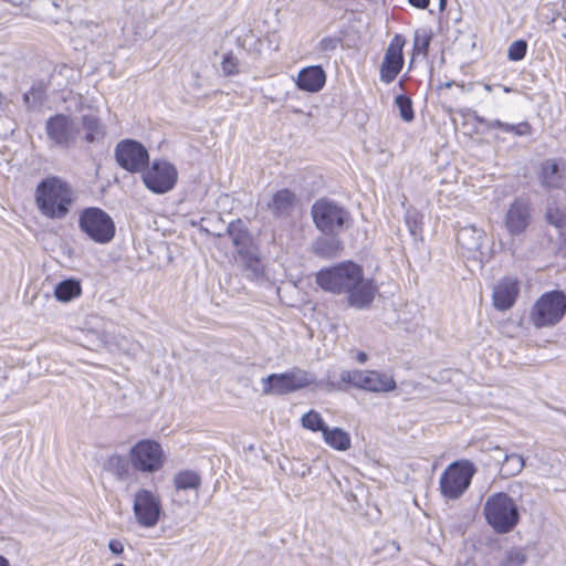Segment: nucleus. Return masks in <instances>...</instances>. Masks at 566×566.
I'll return each mask as SVG.
<instances>
[{"instance_id": "obj_33", "label": "nucleus", "mask_w": 566, "mask_h": 566, "mask_svg": "<svg viewBox=\"0 0 566 566\" xmlns=\"http://www.w3.org/2000/svg\"><path fill=\"white\" fill-rule=\"evenodd\" d=\"M395 105L398 107L400 117L405 122H411L415 118L411 99L406 95H397L395 97Z\"/></svg>"}, {"instance_id": "obj_13", "label": "nucleus", "mask_w": 566, "mask_h": 566, "mask_svg": "<svg viewBox=\"0 0 566 566\" xmlns=\"http://www.w3.org/2000/svg\"><path fill=\"white\" fill-rule=\"evenodd\" d=\"M117 164L129 172L144 171L149 161L147 149L138 142L126 139L115 148Z\"/></svg>"}, {"instance_id": "obj_35", "label": "nucleus", "mask_w": 566, "mask_h": 566, "mask_svg": "<svg viewBox=\"0 0 566 566\" xmlns=\"http://www.w3.org/2000/svg\"><path fill=\"white\" fill-rule=\"evenodd\" d=\"M546 218L551 224L557 228H563L566 224L565 212L556 206L548 207Z\"/></svg>"}, {"instance_id": "obj_11", "label": "nucleus", "mask_w": 566, "mask_h": 566, "mask_svg": "<svg viewBox=\"0 0 566 566\" xmlns=\"http://www.w3.org/2000/svg\"><path fill=\"white\" fill-rule=\"evenodd\" d=\"M161 501L157 493L139 489L133 501V511L138 525L151 528L157 525L161 514Z\"/></svg>"}, {"instance_id": "obj_17", "label": "nucleus", "mask_w": 566, "mask_h": 566, "mask_svg": "<svg viewBox=\"0 0 566 566\" xmlns=\"http://www.w3.org/2000/svg\"><path fill=\"white\" fill-rule=\"evenodd\" d=\"M518 294L517 281L504 277L493 289V305L499 311H506L513 306Z\"/></svg>"}, {"instance_id": "obj_20", "label": "nucleus", "mask_w": 566, "mask_h": 566, "mask_svg": "<svg viewBox=\"0 0 566 566\" xmlns=\"http://www.w3.org/2000/svg\"><path fill=\"white\" fill-rule=\"evenodd\" d=\"M296 202L295 195L289 189L276 191L268 202V208L275 217H285L291 213Z\"/></svg>"}, {"instance_id": "obj_43", "label": "nucleus", "mask_w": 566, "mask_h": 566, "mask_svg": "<svg viewBox=\"0 0 566 566\" xmlns=\"http://www.w3.org/2000/svg\"><path fill=\"white\" fill-rule=\"evenodd\" d=\"M0 566H11L10 562L2 555H0Z\"/></svg>"}, {"instance_id": "obj_48", "label": "nucleus", "mask_w": 566, "mask_h": 566, "mask_svg": "<svg viewBox=\"0 0 566 566\" xmlns=\"http://www.w3.org/2000/svg\"><path fill=\"white\" fill-rule=\"evenodd\" d=\"M114 566H124L123 564H115Z\"/></svg>"}, {"instance_id": "obj_37", "label": "nucleus", "mask_w": 566, "mask_h": 566, "mask_svg": "<svg viewBox=\"0 0 566 566\" xmlns=\"http://www.w3.org/2000/svg\"><path fill=\"white\" fill-rule=\"evenodd\" d=\"M502 130L516 136H525L531 133V126L526 122L518 123L517 125L503 122Z\"/></svg>"}, {"instance_id": "obj_41", "label": "nucleus", "mask_w": 566, "mask_h": 566, "mask_svg": "<svg viewBox=\"0 0 566 566\" xmlns=\"http://www.w3.org/2000/svg\"><path fill=\"white\" fill-rule=\"evenodd\" d=\"M409 2L418 9H426L429 6V0H409Z\"/></svg>"}, {"instance_id": "obj_22", "label": "nucleus", "mask_w": 566, "mask_h": 566, "mask_svg": "<svg viewBox=\"0 0 566 566\" xmlns=\"http://www.w3.org/2000/svg\"><path fill=\"white\" fill-rule=\"evenodd\" d=\"M322 436L324 442L336 451H347L352 447L350 434L342 428L327 427Z\"/></svg>"}, {"instance_id": "obj_27", "label": "nucleus", "mask_w": 566, "mask_h": 566, "mask_svg": "<svg viewBox=\"0 0 566 566\" xmlns=\"http://www.w3.org/2000/svg\"><path fill=\"white\" fill-rule=\"evenodd\" d=\"M82 294V286L80 281L75 279H66L55 285L54 296L62 303L70 302L80 297Z\"/></svg>"}, {"instance_id": "obj_32", "label": "nucleus", "mask_w": 566, "mask_h": 566, "mask_svg": "<svg viewBox=\"0 0 566 566\" xmlns=\"http://www.w3.org/2000/svg\"><path fill=\"white\" fill-rule=\"evenodd\" d=\"M526 562V554L523 548L513 547L505 553L501 566H523Z\"/></svg>"}, {"instance_id": "obj_4", "label": "nucleus", "mask_w": 566, "mask_h": 566, "mask_svg": "<svg viewBox=\"0 0 566 566\" xmlns=\"http://www.w3.org/2000/svg\"><path fill=\"white\" fill-rule=\"evenodd\" d=\"M475 472V465L469 460H459L449 464L439 480L442 496L448 500L461 497L469 489Z\"/></svg>"}, {"instance_id": "obj_3", "label": "nucleus", "mask_w": 566, "mask_h": 566, "mask_svg": "<svg viewBox=\"0 0 566 566\" xmlns=\"http://www.w3.org/2000/svg\"><path fill=\"white\" fill-rule=\"evenodd\" d=\"M488 523L497 533L510 532L518 522V509L515 501L506 493L492 494L484 504Z\"/></svg>"}, {"instance_id": "obj_42", "label": "nucleus", "mask_w": 566, "mask_h": 566, "mask_svg": "<svg viewBox=\"0 0 566 566\" xmlns=\"http://www.w3.org/2000/svg\"><path fill=\"white\" fill-rule=\"evenodd\" d=\"M357 361L364 364L367 360V354L364 352H359L356 357Z\"/></svg>"}, {"instance_id": "obj_38", "label": "nucleus", "mask_w": 566, "mask_h": 566, "mask_svg": "<svg viewBox=\"0 0 566 566\" xmlns=\"http://www.w3.org/2000/svg\"><path fill=\"white\" fill-rule=\"evenodd\" d=\"M340 44V39L336 36H325L323 38L318 44L317 49L319 52L329 53L335 51Z\"/></svg>"}, {"instance_id": "obj_40", "label": "nucleus", "mask_w": 566, "mask_h": 566, "mask_svg": "<svg viewBox=\"0 0 566 566\" xmlns=\"http://www.w3.org/2000/svg\"><path fill=\"white\" fill-rule=\"evenodd\" d=\"M108 548L112 553L116 555H120L124 552V545L118 539H111L108 542Z\"/></svg>"}, {"instance_id": "obj_5", "label": "nucleus", "mask_w": 566, "mask_h": 566, "mask_svg": "<svg viewBox=\"0 0 566 566\" xmlns=\"http://www.w3.org/2000/svg\"><path fill=\"white\" fill-rule=\"evenodd\" d=\"M78 228L98 244L109 243L116 233L112 217L101 208L90 207L80 213Z\"/></svg>"}, {"instance_id": "obj_14", "label": "nucleus", "mask_w": 566, "mask_h": 566, "mask_svg": "<svg viewBox=\"0 0 566 566\" xmlns=\"http://www.w3.org/2000/svg\"><path fill=\"white\" fill-rule=\"evenodd\" d=\"M45 132L55 146L65 148L76 140L78 133L74 120L63 114L50 117L45 125Z\"/></svg>"}, {"instance_id": "obj_26", "label": "nucleus", "mask_w": 566, "mask_h": 566, "mask_svg": "<svg viewBox=\"0 0 566 566\" xmlns=\"http://www.w3.org/2000/svg\"><path fill=\"white\" fill-rule=\"evenodd\" d=\"M342 250L343 243L336 235L318 238L313 244L314 253L324 259L336 258Z\"/></svg>"}, {"instance_id": "obj_15", "label": "nucleus", "mask_w": 566, "mask_h": 566, "mask_svg": "<svg viewBox=\"0 0 566 566\" xmlns=\"http://www.w3.org/2000/svg\"><path fill=\"white\" fill-rule=\"evenodd\" d=\"M403 40L396 35L388 45L380 65V81L385 84L391 83L400 73L405 60L402 55Z\"/></svg>"}, {"instance_id": "obj_47", "label": "nucleus", "mask_w": 566, "mask_h": 566, "mask_svg": "<svg viewBox=\"0 0 566 566\" xmlns=\"http://www.w3.org/2000/svg\"><path fill=\"white\" fill-rule=\"evenodd\" d=\"M53 6H54L55 8H57V7H59L57 2H55V1H53Z\"/></svg>"}, {"instance_id": "obj_9", "label": "nucleus", "mask_w": 566, "mask_h": 566, "mask_svg": "<svg viewBox=\"0 0 566 566\" xmlns=\"http://www.w3.org/2000/svg\"><path fill=\"white\" fill-rule=\"evenodd\" d=\"M339 377L344 382L373 392H388L396 388L392 376L375 370H343Z\"/></svg>"}, {"instance_id": "obj_1", "label": "nucleus", "mask_w": 566, "mask_h": 566, "mask_svg": "<svg viewBox=\"0 0 566 566\" xmlns=\"http://www.w3.org/2000/svg\"><path fill=\"white\" fill-rule=\"evenodd\" d=\"M315 281L326 292L345 294L348 305L357 310L368 308L378 292L374 280L365 277L363 268L352 261L322 269Z\"/></svg>"}, {"instance_id": "obj_44", "label": "nucleus", "mask_w": 566, "mask_h": 566, "mask_svg": "<svg viewBox=\"0 0 566 566\" xmlns=\"http://www.w3.org/2000/svg\"><path fill=\"white\" fill-rule=\"evenodd\" d=\"M428 45H429V40H424V42L422 44V49L426 51Z\"/></svg>"}, {"instance_id": "obj_24", "label": "nucleus", "mask_w": 566, "mask_h": 566, "mask_svg": "<svg viewBox=\"0 0 566 566\" xmlns=\"http://www.w3.org/2000/svg\"><path fill=\"white\" fill-rule=\"evenodd\" d=\"M494 451L497 453H501L500 455L503 457L502 467H501L502 475L509 478V476H515L520 472H522V470L525 467V460L521 454L506 453L500 447H495Z\"/></svg>"}, {"instance_id": "obj_2", "label": "nucleus", "mask_w": 566, "mask_h": 566, "mask_svg": "<svg viewBox=\"0 0 566 566\" xmlns=\"http://www.w3.org/2000/svg\"><path fill=\"white\" fill-rule=\"evenodd\" d=\"M73 202L72 187L59 177L45 178L35 189L36 207L49 219H64Z\"/></svg>"}, {"instance_id": "obj_19", "label": "nucleus", "mask_w": 566, "mask_h": 566, "mask_svg": "<svg viewBox=\"0 0 566 566\" xmlns=\"http://www.w3.org/2000/svg\"><path fill=\"white\" fill-rule=\"evenodd\" d=\"M227 235L235 248L238 256L247 254L248 251L256 247L241 220H235L229 223L227 228Z\"/></svg>"}, {"instance_id": "obj_31", "label": "nucleus", "mask_w": 566, "mask_h": 566, "mask_svg": "<svg viewBox=\"0 0 566 566\" xmlns=\"http://www.w3.org/2000/svg\"><path fill=\"white\" fill-rule=\"evenodd\" d=\"M302 426L312 431H321L322 434L324 429L328 427L322 416L315 410H311L302 417Z\"/></svg>"}, {"instance_id": "obj_10", "label": "nucleus", "mask_w": 566, "mask_h": 566, "mask_svg": "<svg viewBox=\"0 0 566 566\" xmlns=\"http://www.w3.org/2000/svg\"><path fill=\"white\" fill-rule=\"evenodd\" d=\"M311 376L301 369L283 374H271L262 378V392L264 395H286L312 384Z\"/></svg>"}, {"instance_id": "obj_12", "label": "nucleus", "mask_w": 566, "mask_h": 566, "mask_svg": "<svg viewBox=\"0 0 566 566\" xmlns=\"http://www.w3.org/2000/svg\"><path fill=\"white\" fill-rule=\"evenodd\" d=\"M177 178L176 167L166 160H155L143 174L145 186L154 193L170 191L175 187Z\"/></svg>"}, {"instance_id": "obj_45", "label": "nucleus", "mask_w": 566, "mask_h": 566, "mask_svg": "<svg viewBox=\"0 0 566 566\" xmlns=\"http://www.w3.org/2000/svg\"><path fill=\"white\" fill-rule=\"evenodd\" d=\"M484 90L488 91V92H491L492 91V85L484 84Z\"/></svg>"}, {"instance_id": "obj_25", "label": "nucleus", "mask_w": 566, "mask_h": 566, "mask_svg": "<svg viewBox=\"0 0 566 566\" xmlns=\"http://www.w3.org/2000/svg\"><path fill=\"white\" fill-rule=\"evenodd\" d=\"M539 181L546 188H558L562 185L563 176L555 160H545L541 166Z\"/></svg>"}, {"instance_id": "obj_36", "label": "nucleus", "mask_w": 566, "mask_h": 566, "mask_svg": "<svg viewBox=\"0 0 566 566\" xmlns=\"http://www.w3.org/2000/svg\"><path fill=\"white\" fill-rule=\"evenodd\" d=\"M221 70L224 75H234L239 73V61L232 53L223 55Z\"/></svg>"}, {"instance_id": "obj_8", "label": "nucleus", "mask_w": 566, "mask_h": 566, "mask_svg": "<svg viewBox=\"0 0 566 566\" xmlns=\"http://www.w3.org/2000/svg\"><path fill=\"white\" fill-rule=\"evenodd\" d=\"M312 217L316 228L331 235L342 232L349 219V214L344 208L326 199L318 200L313 205Z\"/></svg>"}, {"instance_id": "obj_34", "label": "nucleus", "mask_w": 566, "mask_h": 566, "mask_svg": "<svg viewBox=\"0 0 566 566\" xmlns=\"http://www.w3.org/2000/svg\"><path fill=\"white\" fill-rule=\"evenodd\" d=\"M527 51V43L524 40H516L511 43L507 57L510 61H521L524 59Z\"/></svg>"}, {"instance_id": "obj_30", "label": "nucleus", "mask_w": 566, "mask_h": 566, "mask_svg": "<svg viewBox=\"0 0 566 566\" xmlns=\"http://www.w3.org/2000/svg\"><path fill=\"white\" fill-rule=\"evenodd\" d=\"M82 125L83 128L86 130L85 139L88 143H93L104 136V129L96 116L84 115L82 117Z\"/></svg>"}, {"instance_id": "obj_16", "label": "nucleus", "mask_w": 566, "mask_h": 566, "mask_svg": "<svg viewBox=\"0 0 566 566\" xmlns=\"http://www.w3.org/2000/svg\"><path fill=\"white\" fill-rule=\"evenodd\" d=\"M531 218V203L526 199L517 198L511 203L505 213V229L511 235H520L530 226Z\"/></svg>"}, {"instance_id": "obj_39", "label": "nucleus", "mask_w": 566, "mask_h": 566, "mask_svg": "<svg viewBox=\"0 0 566 566\" xmlns=\"http://www.w3.org/2000/svg\"><path fill=\"white\" fill-rule=\"evenodd\" d=\"M474 118L479 124L486 126V128H489V129H495V128L502 129L503 122H501L500 119L489 120L479 115H475Z\"/></svg>"}, {"instance_id": "obj_23", "label": "nucleus", "mask_w": 566, "mask_h": 566, "mask_svg": "<svg viewBox=\"0 0 566 566\" xmlns=\"http://www.w3.org/2000/svg\"><path fill=\"white\" fill-rule=\"evenodd\" d=\"M238 258L243 264L247 277L251 280H259L263 276L264 268L259 256L258 247L248 251L247 254H242Z\"/></svg>"}, {"instance_id": "obj_28", "label": "nucleus", "mask_w": 566, "mask_h": 566, "mask_svg": "<svg viewBox=\"0 0 566 566\" xmlns=\"http://www.w3.org/2000/svg\"><path fill=\"white\" fill-rule=\"evenodd\" d=\"M174 485L177 492L188 490L197 492L201 485V478L196 471L184 470L175 475Z\"/></svg>"}, {"instance_id": "obj_29", "label": "nucleus", "mask_w": 566, "mask_h": 566, "mask_svg": "<svg viewBox=\"0 0 566 566\" xmlns=\"http://www.w3.org/2000/svg\"><path fill=\"white\" fill-rule=\"evenodd\" d=\"M103 467L105 471L112 473L118 480H125L129 472V464L120 454L109 455Z\"/></svg>"}, {"instance_id": "obj_6", "label": "nucleus", "mask_w": 566, "mask_h": 566, "mask_svg": "<svg viewBox=\"0 0 566 566\" xmlns=\"http://www.w3.org/2000/svg\"><path fill=\"white\" fill-rule=\"evenodd\" d=\"M132 467L140 473L153 474L160 471L166 462V454L155 440L144 439L136 442L128 452Z\"/></svg>"}, {"instance_id": "obj_7", "label": "nucleus", "mask_w": 566, "mask_h": 566, "mask_svg": "<svg viewBox=\"0 0 566 566\" xmlns=\"http://www.w3.org/2000/svg\"><path fill=\"white\" fill-rule=\"evenodd\" d=\"M566 313V296L560 291L543 294L534 304L531 319L536 327L557 324Z\"/></svg>"}, {"instance_id": "obj_18", "label": "nucleus", "mask_w": 566, "mask_h": 566, "mask_svg": "<svg viewBox=\"0 0 566 566\" xmlns=\"http://www.w3.org/2000/svg\"><path fill=\"white\" fill-rule=\"evenodd\" d=\"M326 82V74L322 66L313 65L302 69L296 78L300 90L316 93L321 91Z\"/></svg>"}, {"instance_id": "obj_21", "label": "nucleus", "mask_w": 566, "mask_h": 566, "mask_svg": "<svg viewBox=\"0 0 566 566\" xmlns=\"http://www.w3.org/2000/svg\"><path fill=\"white\" fill-rule=\"evenodd\" d=\"M485 233L474 226L463 227L459 230L457 241L468 252H478L482 248Z\"/></svg>"}, {"instance_id": "obj_46", "label": "nucleus", "mask_w": 566, "mask_h": 566, "mask_svg": "<svg viewBox=\"0 0 566 566\" xmlns=\"http://www.w3.org/2000/svg\"><path fill=\"white\" fill-rule=\"evenodd\" d=\"M503 91H504L505 93H510L512 90H511L510 87H507V86H503Z\"/></svg>"}]
</instances>
